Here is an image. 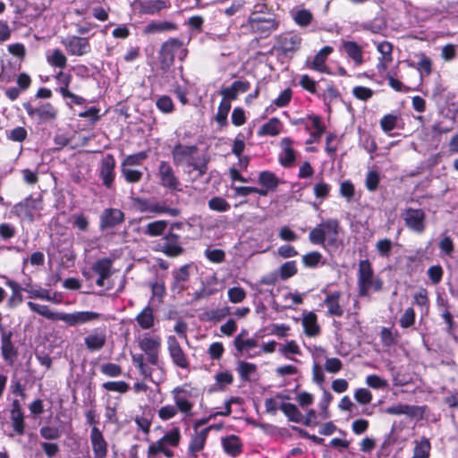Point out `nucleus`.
Instances as JSON below:
<instances>
[{"label":"nucleus","instance_id":"obj_7","mask_svg":"<svg viewBox=\"0 0 458 458\" xmlns=\"http://www.w3.org/2000/svg\"><path fill=\"white\" fill-rule=\"evenodd\" d=\"M403 217L405 225L410 230L417 233H421L425 231L426 214L422 209L407 208L403 214Z\"/></svg>","mask_w":458,"mask_h":458},{"label":"nucleus","instance_id":"obj_1","mask_svg":"<svg viewBox=\"0 0 458 458\" xmlns=\"http://www.w3.org/2000/svg\"><path fill=\"white\" fill-rule=\"evenodd\" d=\"M340 230L339 221L335 218H329L318 224L310 232L309 240L315 245L338 248Z\"/></svg>","mask_w":458,"mask_h":458},{"label":"nucleus","instance_id":"obj_32","mask_svg":"<svg viewBox=\"0 0 458 458\" xmlns=\"http://www.w3.org/2000/svg\"><path fill=\"white\" fill-rule=\"evenodd\" d=\"M112 260L105 258L98 260L93 266L92 270L102 278H109L112 275Z\"/></svg>","mask_w":458,"mask_h":458},{"label":"nucleus","instance_id":"obj_35","mask_svg":"<svg viewBox=\"0 0 458 458\" xmlns=\"http://www.w3.org/2000/svg\"><path fill=\"white\" fill-rule=\"evenodd\" d=\"M216 384L211 386L210 391L222 390L225 386L231 385L233 377L229 371L219 372L216 375Z\"/></svg>","mask_w":458,"mask_h":458},{"label":"nucleus","instance_id":"obj_50","mask_svg":"<svg viewBox=\"0 0 458 458\" xmlns=\"http://www.w3.org/2000/svg\"><path fill=\"white\" fill-rule=\"evenodd\" d=\"M447 89L444 86V84L441 82L440 80L436 81L432 93H431V98L437 103L441 104L443 101L444 97L447 93Z\"/></svg>","mask_w":458,"mask_h":458},{"label":"nucleus","instance_id":"obj_36","mask_svg":"<svg viewBox=\"0 0 458 458\" xmlns=\"http://www.w3.org/2000/svg\"><path fill=\"white\" fill-rule=\"evenodd\" d=\"M256 370L257 366L253 363L243 360L238 362L237 371L241 378L245 382L250 381V375L255 373Z\"/></svg>","mask_w":458,"mask_h":458},{"label":"nucleus","instance_id":"obj_22","mask_svg":"<svg viewBox=\"0 0 458 458\" xmlns=\"http://www.w3.org/2000/svg\"><path fill=\"white\" fill-rule=\"evenodd\" d=\"M190 267L191 265L186 264L182 266L180 268L173 271V289H178L179 291H182L185 289L184 283H186L190 278Z\"/></svg>","mask_w":458,"mask_h":458},{"label":"nucleus","instance_id":"obj_49","mask_svg":"<svg viewBox=\"0 0 458 458\" xmlns=\"http://www.w3.org/2000/svg\"><path fill=\"white\" fill-rule=\"evenodd\" d=\"M208 207L210 209L225 212L230 208V204L221 197H214L208 200Z\"/></svg>","mask_w":458,"mask_h":458},{"label":"nucleus","instance_id":"obj_17","mask_svg":"<svg viewBox=\"0 0 458 458\" xmlns=\"http://www.w3.org/2000/svg\"><path fill=\"white\" fill-rule=\"evenodd\" d=\"M90 442L94 458H106L107 454V443L102 432L97 427L91 428Z\"/></svg>","mask_w":458,"mask_h":458},{"label":"nucleus","instance_id":"obj_24","mask_svg":"<svg viewBox=\"0 0 458 458\" xmlns=\"http://www.w3.org/2000/svg\"><path fill=\"white\" fill-rule=\"evenodd\" d=\"M301 38L291 33L281 35L278 38V43L281 49L284 52H292L299 49L301 45Z\"/></svg>","mask_w":458,"mask_h":458},{"label":"nucleus","instance_id":"obj_10","mask_svg":"<svg viewBox=\"0 0 458 458\" xmlns=\"http://www.w3.org/2000/svg\"><path fill=\"white\" fill-rule=\"evenodd\" d=\"M160 338L158 336H143L139 339V346L147 355V360L152 365L158 362V353L160 349Z\"/></svg>","mask_w":458,"mask_h":458},{"label":"nucleus","instance_id":"obj_59","mask_svg":"<svg viewBox=\"0 0 458 458\" xmlns=\"http://www.w3.org/2000/svg\"><path fill=\"white\" fill-rule=\"evenodd\" d=\"M377 51L382 55L384 62L389 63L392 61L393 46L387 41H383L377 44Z\"/></svg>","mask_w":458,"mask_h":458},{"label":"nucleus","instance_id":"obj_38","mask_svg":"<svg viewBox=\"0 0 458 458\" xmlns=\"http://www.w3.org/2000/svg\"><path fill=\"white\" fill-rule=\"evenodd\" d=\"M430 448L428 439L423 437L420 442L416 443L411 458H428Z\"/></svg>","mask_w":458,"mask_h":458},{"label":"nucleus","instance_id":"obj_60","mask_svg":"<svg viewBox=\"0 0 458 458\" xmlns=\"http://www.w3.org/2000/svg\"><path fill=\"white\" fill-rule=\"evenodd\" d=\"M400 326L408 328L415 322V312L412 308H407L400 318Z\"/></svg>","mask_w":458,"mask_h":458},{"label":"nucleus","instance_id":"obj_44","mask_svg":"<svg viewBox=\"0 0 458 458\" xmlns=\"http://www.w3.org/2000/svg\"><path fill=\"white\" fill-rule=\"evenodd\" d=\"M312 13L307 9L298 10L293 16L295 23L301 27L309 26L312 21Z\"/></svg>","mask_w":458,"mask_h":458},{"label":"nucleus","instance_id":"obj_62","mask_svg":"<svg viewBox=\"0 0 458 458\" xmlns=\"http://www.w3.org/2000/svg\"><path fill=\"white\" fill-rule=\"evenodd\" d=\"M100 370L108 377H118L122 374V368L115 363H105L101 365Z\"/></svg>","mask_w":458,"mask_h":458},{"label":"nucleus","instance_id":"obj_61","mask_svg":"<svg viewBox=\"0 0 458 458\" xmlns=\"http://www.w3.org/2000/svg\"><path fill=\"white\" fill-rule=\"evenodd\" d=\"M380 181L379 174L377 171H369L366 177V187L369 191H375Z\"/></svg>","mask_w":458,"mask_h":458},{"label":"nucleus","instance_id":"obj_20","mask_svg":"<svg viewBox=\"0 0 458 458\" xmlns=\"http://www.w3.org/2000/svg\"><path fill=\"white\" fill-rule=\"evenodd\" d=\"M250 87V85L249 81H236L231 85V87L223 89L220 91V94L223 96V99L230 102V100L236 99L240 92H246Z\"/></svg>","mask_w":458,"mask_h":458},{"label":"nucleus","instance_id":"obj_33","mask_svg":"<svg viewBox=\"0 0 458 458\" xmlns=\"http://www.w3.org/2000/svg\"><path fill=\"white\" fill-rule=\"evenodd\" d=\"M444 106L448 110L450 117L454 119L458 114V96L454 91H448L443 98Z\"/></svg>","mask_w":458,"mask_h":458},{"label":"nucleus","instance_id":"obj_42","mask_svg":"<svg viewBox=\"0 0 458 458\" xmlns=\"http://www.w3.org/2000/svg\"><path fill=\"white\" fill-rule=\"evenodd\" d=\"M47 60L49 64L58 68H64L67 64V59L60 49H55L52 55H47Z\"/></svg>","mask_w":458,"mask_h":458},{"label":"nucleus","instance_id":"obj_54","mask_svg":"<svg viewBox=\"0 0 458 458\" xmlns=\"http://www.w3.org/2000/svg\"><path fill=\"white\" fill-rule=\"evenodd\" d=\"M103 387L107 391L118 392L121 394L126 393L130 386L124 381H109L103 384Z\"/></svg>","mask_w":458,"mask_h":458},{"label":"nucleus","instance_id":"obj_11","mask_svg":"<svg viewBox=\"0 0 458 458\" xmlns=\"http://www.w3.org/2000/svg\"><path fill=\"white\" fill-rule=\"evenodd\" d=\"M197 151L198 147L196 145L186 146L181 143L175 144L171 151L174 164L175 165L183 164L189 165L193 160V156Z\"/></svg>","mask_w":458,"mask_h":458},{"label":"nucleus","instance_id":"obj_47","mask_svg":"<svg viewBox=\"0 0 458 458\" xmlns=\"http://www.w3.org/2000/svg\"><path fill=\"white\" fill-rule=\"evenodd\" d=\"M122 174L125 178L126 182L130 183H135L141 180L142 178V172L140 170L133 169L131 167H127L124 165H122Z\"/></svg>","mask_w":458,"mask_h":458},{"label":"nucleus","instance_id":"obj_28","mask_svg":"<svg viewBox=\"0 0 458 458\" xmlns=\"http://www.w3.org/2000/svg\"><path fill=\"white\" fill-rule=\"evenodd\" d=\"M168 225V222L165 220H157L151 223H148L143 233L146 235L150 237L161 236L165 233V229Z\"/></svg>","mask_w":458,"mask_h":458},{"label":"nucleus","instance_id":"obj_13","mask_svg":"<svg viewBox=\"0 0 458 458\" xmlns=\"http://www.w3.org/2000/svg\"><path fill=\"white\" fill-rule=\"evenodd\" d=\"M124 213L118 208H106L100 216L101 230L114 228L124 221Z\"/></svg>","mask_w":458,"mask_h":458},{"label":"nucleus","instance_id":"obj_26","mask_svg":"<svg viewBox=\"0 0 458 458\" xmlns=\"http://www.w3.org/2000/svg\"><path fill=\"white\" fill-rule=\"evenodd\" d=\"M86 347L90 351H98L100 350L106 342V337L105 333H94L89 335L85 340Z\"/></svg>","mask_w":458,"mask_h":458},{"label":"nucleus","instance_id":"obj_12","mask_svg":"<svg viewBox=\"0 0 458 458\" xmlns=\"http://www.w3.org/2000/svg\"><path fill=\"white\" fill-rule=\"evenodd\" d=\"M167 348L173 362L181 369H187L189 361L179 342L174 335L167 338Z\"/></svg>","mask_w":458,"mask_h":458},{"label":"nucleus","instance_id":"obj_34","mask_svg":"<svg viewBox=\"0 0 458 458\" xmlns=\"http://www.w3.org/2000/svg\"><path fill=\"white\" fill-rule=\"evenodd\" d=\"M280 121L276 117H273L269 119V121L263 124L262 127L259 131V135H269V136H276L280 132Z\"/></svg>","mask_w":458,"mask_h":458},{"label":"nucleus","instance_id":"obj_55","mask_svg":"<svg viewBox=\"0 0 458 458\" xmlns=\"http://www.w3.org/2000/svg\"><path fill=\"white\" fill-rule=\"evenodd\" d=\"M309 119L311 120L312 126L315 128V131L310 133L311 138L314 139V140H318L320 139L322 134L326 131L325 125L322 124L321 119L319 116L314 115V116H309Z\"/></svg>","mask_w":458,"mask_h":458},{"label":"nucleus","instance_id":"obj_45","mask_svg":"<svg viewBox=\"0 0 458 458\" xmlns=\"http://www.w3.org/2000/svg\"><path fill=\"white\" fill-rule=\"evenodd\" d=\"M258 342L250 338L247 340L242 339V334H239L234 339V346L238 352H242L243 350H250L257 347Z\"/></svg>","mask_w":458,"mask_h":458},{"label":"nucleus","instance_id":"obj_19","mask_svg":"<svg viewBox=\"0 0 458 458\" xmlns=\"http://www.w3.org/2000/svg\"><path fill=\"white\" fill-rule=\"evenodd\" d=\"M115 161L112 155H107L101 162L100 177L106 187L111 188L114 178Z\"/></svg>","mask_w":458,"mask_h":458},{"label":"nucleus","instance_id":"obj_37","mask_svg":"<svg viewBox=\"0 0 458 458\" xmlns=\"http://www.w3.org/2000/svg\"><path fill=\"white\" fill-rule=\"evenodd\" d=\"M259 182L261 185L271 191L276 190L278 185V179L275 174L267 171L259 174Z\"/></svg>","mask_w":458,"mask_h":458},{"label":"nucleus","instance_id":"obj_14","mask_svg":"<svg viewBox=\"0 0 458 458\" xmlns=\"http://www.w3.org/2000/svg\"><path fill=\"white\" fill-rule=\"evenodd\" d=\"M62 43L72 55H82L90 50V46L86 38L69 37L64 38Z\"/></svg>","mask_w":458,"mask_h":458},{"label":"nucleus","instance_id":"obj_27","mask_svg":"<svg viewBox=\"0 0 458 458\" xmlns=\"http://www.w3.org/2000/svg\"><path fill=\"white\" fill-rule=\"evenodd\" d=\"M304 332L309 336H315L319 333V326L317 323V316L313 312L305 315L302 319Z\"/></svg>","mask_w":458,"mask_h":458},{"label":"nucleus","instance_id":"obj_2","mask_svg":"<svg viewBox=\"0 0 458 458\" xmlns=\"http://www.w3.org/2000/svg\"><path fill=\"white\" fill-rule=\"evenodd\" d=\"M30 309L51 320H62L69 326H76L99 318L100 315L93 311H80L74 313H55L47 305H40L32 301L28 302Z\"/></svg>","mask_w":458,"mask_h":458},{"label":"nucleus","instance_id":"obj_21","mask_svg":"<svg viewBox=\"0 0 458 458\" xmlns=\"http://www.w3.org/2000/svg\"><path fill=\"white\" fill-rule=\"evenodd\" d=\"M341 295H342L341 292L336 291L334 293H330L326 296V298L324 300V303L327 305V307L328 309L327 313L330 316H335V317L343 316L344 310L339 303Z\"/></svg>","mask_w":458,"mask_h":458},{"label":"nucleus","instance_id":"obj_63","mask_svg":"<svg viewBox=\"0 0 458 458\" xmlns=\"http://www.w3.org/2000/svg\"><path fill=\"white\" fill-rule=\"evenodd\" d=\"M354 398L360 404H368L372 400V394L367 388H359L354 393Z\"/></svg>","mask_w":458,"mask_h":458},{"label":"nucleus","instance_id":"obj_16","mask_svg":"<svg viewBox=\"0 0 458 458\" xmlns=\"http://www.w3.org/2000/svg\"><path fill=\"white\" fill-rule=\"evenodd\" d=\"M12 331H3L1 335V353L3 359L9 364L13 365L18 355V351L15 348L13 341Z\"/></svg>","mask_w":458,"mask_h":458},{"label":"nucleus","instance_id":"obj_52","mask_svg":"<svg viewBox=\"0 0 458 458\" xmlns=\"http://www.w3.org/2000/svg\"><path fill=\"white\" fill-rule=\"evenodd\" d=\"M11 420L13 430L18 435H23L25 428L23 412H11Z\"/></svg>","mask_w":458,"mask_h":458},{"label":"nucleus","instance_id":"obj_57","mask_svg":"<svg viewBox=\"0 0 458 458\" xmlns=\"http://www.w3.org/2000/svg\"><path fill=\"white\" fill-rule=\"evenodd\" d=\"M322 259V255L318 251H311L302 256V263L305 267H315Z\"/></svg>","mask_w":458,"mask_h":458},{"label":"nucleus","instance_id":"obj_41","mask_svg":"<svg viewBox=\"0 0 458 458\" xmlns=\"http://www.w3.org/2000/svg\"><path fill=\"white\" fill-rule=\"evenodd\" d=\"M231 109V104L229 101L222 99L218 106L217 114L216 115V121L221 125L225 126L227 123V115Z\"/></svg>","mask_w":458,"mask_h":458},{"label":"nucleus","instance_id":"obj_4","mask_svg":"<svg viewBox=\"0 0 458 458\" xmlns=\"http://www.w3.org/2000/svg\"><path fill=\"white\" fill-rule=\"evenodd\" d=\"M43 208L41 198H33L31 195L25 198L22 201L13 207L12 213L21 220L33 222L40 216V211Z\"/></svg>","mask_w":458,"mask_h":458},{"label":"nucleus","instance_id":"obj_31","mask_svg":"<svg viewBox=\"0 0 458 458\" xmlns=\"http://www.w3.org/2000/svg\"><path fill=\"white\" fill-rule=\"evenodd\" d=\"M333 52V47H324L322 49L319 50V52L315 55L313 63H312V68L318 72H326V65L325 62L327 58V56Z\"/></svg>","mask_w":458,"mask_h":458},{"label":"nucleus","instance_id":"obj_25","mask_svg":"<svg viewBox=\"0 0 458 458\" xmlns=\"http://www.w3.org/2000/svg\"><path fill=\"white\" fill-rule=\"evenodd\" d=\"M136 321L142 329H149L155 324L153 309L148 305L137 315Z\"/></svg>","mask_w":458,"mask_h":458},{"label":"nucleus","instance_id":"obj_48","mask_svg":"<svg viewBox=\"0 0 458 458\" xmlns=\"http://www.w3.org/2000/svg\"><path fill=\"white\" fill-rule=\"evenodd\" d=\"M39 434L47 440H56L61 437L62 430L57 427L44 426L40 428Z\"/></svg>","mask_w":458,"mask_h":458},{"label":"nucleus","instance_id":"obj_58","mask_svg":"<svg viewBox=\"0 0 458 458\" xmlns=\"http://www.w3.org/2000/svg\"><path fill=\"white\" fill-rule=\"evenodd\" d=\"M228 298L233 303H240L246 298V292L242 287L229 288Z\"/></svg>","mask_w":458,"mask_h":458},{"label":"nucleus","instance_id":"obj_43","mask_svg":"<svg viewBox=\"0 0 458 458\" xmlns=\"http://www.w3.org/2000/svg\"><path fill=\"white\" fill-rule=\"evenodd\" d=\"M166 7L164 0H145L142 3V9L147 13H156Z\"/></svg>","mask_w":458,"mask_h":458},{"label":"nucleus","instance_id":"obj_29","mask_svg":"<svg viewBox=\"0 0 458 458\" xmlns=\"http://www.w3.org/2000/svg\"><path fill=\"white\" fill-rule=\"evenodd\" d=\"M222 444L225 451L232 456H237L242 452L240 439L234 435L224 438Z\"/></svg>","mask_w":458,"mask_h":458},{"label":"nucleus","instance_id":"obj_5","mask_svg":"<svg viewBox=\"0 0 458 458\" xmlns=\"http://www.w3.org/2000/svg\"><path fill=\"white\" fill-rule=\"evenodd\" d=\"M187 55V50L182 47V43L178 39H171L165 42L160 51V66L164 72H168L173 65L174 57L182 60Z\"/></svg>","mask_w":458,"mask_h":458},{"label":"nucleus","instance_id":"obj_15","mask_svg":"<svg viewBox=\"0 0 458 458\" xmlns=\"http://www.w3.org/2000/svg\"><path fill=\"white\" fill-rule=\"evenodd\" d=\"M158 175L160 184L170 190L175 191L179 187V180L175 176L174 172L169 163L162 161L158 167Z\"/></svg>","mask_w":458,"mask_h":458},{"label":"nucleus","instance_id":"obj_9","mask_svg":"<svg viewBox=\"0 0 458 458\" xmlns=\"http://www.w3.org/2000/svg\"><path fill=\"white\" fill-rule=\"evenodd\" d=\"M426 406L409 405L397 403L386 409V412L390 415H405L410 419L421 420L424 416Z\"/></svg>","mask_w":458,"mask_h":458},{"label":"nucleus","instance_id":"obj_46","mask_svg":"<svg viewBox=\"0 0 458 458\" xmlns=\"http://www.w3.org/2000/svg\"><path fill=\"white\" fill-rule=\"evenodd\" d=\"M150 213H154V214L167 213L171 216H178L181 214V211L179 208H168L167 206H165L164 204H161L158 202H152Z\"/></svg>","mask_w":458,"mask_h":458},{"label":"nucleus","instance_id":"obj_40","mask_svg":"<svg viewBox=\"0 0 458 458\" xmlns=\"http://www.w3.org/2000/svg\"><path fill=\"white\" fill-rule=\"evenodd\" d=\"M181 440V433L179 428H174L170 431L165 434V436L159 439L164 445H170L172 446H177Z\"/></svg>","mask_w":458,"mask_h":458},{"label":"nucleus","instance_id":"obj_6","mask_svg":"<svg viewBox=\"0 0 458 458\" xmlns=\"http://www.w3.org/2000/svg\"><path fill=\"white\" fill-rule=\"evenodd\" d=\"M156 250L169 258H176L184 253L181 237L174 232H167L164 234L161 242L157 245Z\"/></svg>","mask_w":458,"mask_h":458},{"label":"nucleus","instance_id":"obj_30","mask_svg":"<svg viewBox=\"0 0 458 458\" xmlns=\"http://www.w3.org/2000/svg\"><path fill=\"white\" fill-rule=\"evenodd\" d=\"M279 409L285 414L290 421L300 423L303 420V415L293 403H283Z\"/></svg>","mask_w":458,"mask_h":458},{"label":"nucleus","instance_id":"obj_51","mask_svg":"<svg viewBox=\"0 0 458 458\" xmlns=\"http://www.w3.org/2000/svg\"><path fill=\"white\" fill-rule=\"evenodd\" d=\"M297 273L295 261H287L279 268V275L282 280H286Z\"/></svg>","mask_w":458,"mask_h":458},{"label":"nucleus","instance_id":"obj_64","mask_svg":"<svg viewBox=\"0 0 458 458\" xmlns=\"http://www.w3.org/2000/svg\"><path fill=\"white\" fill-rule=\"evenodd\" d=\"M157 108L163 113H171L174 110V103L171 98L162 96L157 100Z\"/></svg>","mask_w":458,"mask_h":458},{"label":"nucleus","instance_id":"obj_23","mask_svg":"<svg viewBox=\"0 0 458 458\" xmlns=\"http://www.w3.org/2000/svg\"><path fill=\"white\" fill-rule=\"evenodd\" d=\"M343 48L355 64L360 65L363 63V50L356 42L344 41Z\"/></svg>","mask_w":458,"mask_h":458},{"label":"nucleus","instance_id":"obj_3","mask_svg":"<svg viewBox=\"0 0 458 458\" xmlns=\"http://www.w3.org/2000/svg\"><path fill=\"white\" fill-rule=\"evenodd\" d=\"M383 280L374 274L370 261L369 259L360 260L357 274L359 296L367 297L371 291L380 292L383 289Z\"/></svg>","mask_w":458,"mask_h":458},{"label":"nucleus","instance_id":"obj_18","mask_svg":"<svg viewBox=\"0 0 458 458\" xmlns=\"http://www.w3.org/2000/svg\"><path fill=\"white\" fill-rule=\"evenodd\" d=\"M212 426H208L206 428L195 432V434L191 437L189 447H188V455L190 458H197V453L203 450L208 434L211 430Z\"/></svg>","mask_w":458,"mask_h":458},{"label":"nucleus","instance_id":"obj_8","mask_svg":"<svg viewBox=\"0 0 458 458\" xmlns=\"http://www.w3.org/2000/svg\"><path fill=\"white\" fill-rule=\"evenodd\" d=\"M23 106L30 117H37L41 123H50L56 119L57 110L50 103L42 104L38 107L25 103Z\"/></svg>","mask_w":458,"mask_h":458},{"label":"nucleus","instance_id":"obj_56","mask_svg":"<svg viewBox=\"0 0 458 458\" xmlns=\"http://www.w3.org/2000/svg\"><path fill=\"white\" fill-rule=\"evenodd\" d=\"M393 243L389 239H381L377 241L376 249L379 255L384 258H389L391 255Z\"/></svg>","mask_w":458,"mask_h":458},{"label":"nucleus","instance_id":"obj_39","mask_svg":"<svg viewBox=\"0 0 458 458\" xmlns=\"http://www.w3.org/2000/svg\"><path fill=\"white\" fill-rule=\"evenodd\" d=\"M442 306H443L444 309H443V312H442L441 316H442L443 319L445 320V322L447 325L446 332L455 341H457L458 340V336L454 333L455 323L454 321L453 315L449 311V308H448V306L446 304H443L442 303Z\"/></svg>","mask_w":458,"mask_h":458},{"label":"nucleus","instance_id":"obj_53","mask_svg":"<svg viewBox=\"0 0 458 458\" xmlns=\"http://www.w3.org/2000/svg\"><path fill=\"white\" fill-rule=\"evenodd\" d=\"M174 401L175 403V408L181 412L189 415L193 407V403L185 399V396L174 395Z\"/></svg>","mask_w":458,"mask_h":458}]
</instances>
